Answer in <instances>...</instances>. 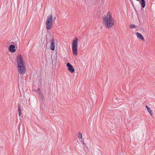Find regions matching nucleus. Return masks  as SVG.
<instances>
[{
    "mask_svg": "<svg viewBox=\"0 0 155 155\" xmlns=\"http://www.w3.org/2000/svg\"><path fill=\"white\" fill-rule=\"evenodd\" d=\"M18 110L19 116H21V107H20V105L19 104L18 105Z\"/></svg>",
    "mask_w": 155,
    "mask_h": 155,
    "instance_id": "obj_11",
    "label": "nucleus"
},
{
    "mask_svg": "<svg viewBox=\"0 0 155 155\" xmlns=\"http://www.w3.org/2000/svg\"><path fill=\"white\" fill-rule=\"evenodd\" d=\"M136 35L137 36V37L139 39H140L141 40H142L143 41H144V39L143 37L142 36V35L139 33V32H137L136 33Z\"/></svg>",
    "mask_w": 155,
    "mask_h": 155,
    "instance_id": "obj_9",
    "label": "nucleus"
},
{
    "mask_svg": "<svg viewBox=\"0 0 155 155\" xmlns=\"http://www.w3.org/2000/svg\"><path fill=\"white\" fill-rule=\"evenodd\" d=\"M84 140H81L82 143H84Z\"/></svg>",
    "mask_w": 155,
    "mask_h": 155,
    "instance_id": "obj_17",
    "label": "nucleus"
},
{
    "mask_svg": "<svg viewBox=\"0 0 155 155\" xmlns=\"http://www.w3.org/2000/svg\"><path fill=\"white\" fill-rule=\"evenodd\" d=\"M103 21L105 26L107 28H111L114 25L113 19L108 12L106 15L103 17Z\"/></svg>",
    "mask_w": 155,
    "mask_h": 155,
    "instance_id": "obj_2",
    "label": "nucleus"
},
{
    "mask_svg": "<svg viewBox=\"0 0 155 155\" xmlns=\"http://www.w3.org/2000/svg\"><path fill=\"white\" fill-rule=\"evenodd\" d=\"M78 45V39L77 37L74 38V40H73L72 44V50L73 54L76 55L77 54Z\"/></svg>",
    "mask_w": 155,
    "mask_h": 155,
    "instance_id": "obj_3",
    "label": "nucleus"
},
{
    "mask_svg": "<svg viewBox=\"0 0 155 155\" xmlns=\"http://www.w3.org/2000/svg\"><path fill=\"white\" fill-rule=\"evenodd\" d=\"M37 91L38 92V91H39L40 92V88H38L37 89Z\"/></svg>",
    "mask_w": 155,
    "mask_h": 155,
    "instance_id": "obj_16",
    "label": "nucleus"
},
{
    "mask_svg": "<svg viewBox=\"0 0 155 155\" xmlns=\"http://www.w3.org/2000/svg\"><path fill=\"white\" fill-rule=\"evenodd\" d=\"M52 16L51 15H49L47 17L46 23V28L47 29H50L52 26Z\"/></svg>",
    "mask_w": 155,
    "mask_h": 155,
    "instance_id": "obj_4",
    "label": "nucleus"
},
{
    "mask_svg": "<svg viewBox=\"0 0 155 155\" xmlns=\"http://www.w3.org/2000/svg\"><path fill=\"white\" fill-rule=\"evenodd\" d=\"M38 94L39 96H40L41 97V98L42 99H43L44 98L43 95V94L42 92L41 91H40V92H39L38 93Z\"/></svg>",
    "mask_w": 155,
    "mask_h": 155,
    "instance_id": "obj_14",
    "label": "nucleus"
},
{
    "mask_svg": "<svg viewBox=\"0 0 155 155\" xmlns=\"http://www.w3.org/2000/svg\"><path fill=\"white\" fill-rule=\"evenodd\" d=\"M18 71L20 74H23L26 72L25 63L21 55L19 54L16 58Z\"/></svg>",
    "mask_w": 155,
    "mask_h": 155,
    "instance_id": "obj_1",
    "label": "nucleus"
},
{
    "mask_svg": "<svg viewBox=\"0 0 155 155\" xmlns=\"http://www.w3.org/2000/svg\"><path fill=\"white\" fill-rule=\"evenodd\" d=\"M137 1H139L141 4V7L144 8L145 7L146 3L145 0H136Z\"/></svg>",
    "mask_w": 155,
    "mask_h": 155,
    "instance_id": "obj_8",
    "label": "nucleus"
},
{
    "mask_svg": "<svg viewBox=\"0 0 155 155\" xmlns=\"http://www.w3.org/2000/svg\"><path fill=\"white\" fill-rule=\"evenodd\" d=\"M82 144L83 145V147L84 150H85L86 149H87V150L88 149V147H87L86 144L84 143H82Z\"/></svg>",
    "mask_w": 155,
    "mask_h": 155,
    "instance_id": "obj_12",
    "label": "nucleus"
},
{
    "mask_svg": "<svg viewBox=\"0 0 155 155\" xmlns=\"http://www.w3.org/2000/svg\"><path fill=\"white\" fill-rule=\"evenodd\" d=\"M55 18H55V17L54 18V19H55Z\"/></svg>",
    "mask_w": 155,
    "mask_h": 155,
    "instance_id": "obj_18",
    "label": "nucleus"
},
{
    "mask_svg": "<svg viewBox=\"0 0 155 155\" xmlns=\"http://www.w3.org/2000/svg\"><path fill=\"white\" fill-rule=\"evenodd\" d=\"M67 66L68 67V70L71 73H73L74 71V69L72 65L70 63H68L66 64Z\"/></svg>",
    "mask_w": 155,
    "mask_h": 155,
    "instance_id": "obj_5",
    "label": "nucleus"
},
{
    "mask_svg": "<svg viewBox=\"0 0 155 155\" xmlns=\"http://www.w3.org/2000/svg\"><path fill=\"white\" fill-rule=\"evenodd\" d=\"M51 46H50V49L52 51H53L54 50L55 48V45H54V39L52 38L51 40Z\"/></svg>",
    "mask_w": 155,
    "mask_h": 155,
    "instance_id": "obj_6",
    "label": "nucleus"
},
{
    "mask_svg": "<svg viewBox=\"0 0 155 155\" xmlns=\"http://www.w3.org/2000/svg\"><path fill=\"white\" fill-rule=\"evenodd\" d=\"M136 27L135 25L133 24H131L130 25V28H134Z\"/></svg>",
    "mask_w": 155,
    "mask_h": 155,
    "instance_id": "obj_15",
    "label": "nucleus"
},
{
    "mask_svg": "<svg viewBox=\"0 0 155 155\" xmlns=\"http://www.w3.org/2000/svg\"><path fill=\"white\" fill-rule=\"evenodd\" d=\"M15 46L13 45H10L9 48V51L12 52H14L15 51Z\"/></svg>",
    "mask_w": 155,
    "mask_h": 155,
    "instance_id": "obj_7",
    "label": "nucleus"
},
{
    "mask_svg": "<svg viewBox=\"0 0 155 155\" xmlns=\"http://www.w3.org/2000/svg\"><path fill=\"white\" fill-rule=\"evenodd\" d=\"M78 137L79 138H82V134L80 132H79L78 134Z\"/></svg>",
    "mask_w": 155,
    "mask_h": 155,
    "instance_id": "obj_13",
    "label": "nucleus"
},
{
    "mask_svg": "<svg viewBox=\"0 0 155 155\" xmlns=\"http://www.w3.org/2000/svg\"><path fill=\"white\" fill-rule=\"evenodd\" d=\"M146 108L147 111H148V112L149 113V114L151 115H152L153 114V113L152 110H151L150 108L147 105L146 106Z\"/></svg>",
    "mask_w": 155,
    "mask_h": 155,
    "instance_id": "obj_10",
    "label": "nucleus"
}]
</instances>
